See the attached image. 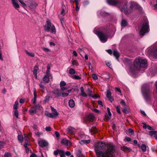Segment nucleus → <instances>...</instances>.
I'll return each instance as SVG.
<instances>
[{
    "label": "nucleus",
    "mask_w": 157,
    "mask_h": 157,
    "mask_svg": "<svg viewBox=\"0 0 157 157\" xmlns=\"http://www.w3.org/2000/svg\"><path fill=\"white\" fill-rule=\"evenodd\" d=\"M94 146L97 157H115L112 145H106L103 142H98L95 143Z\"/></svg>",
    "instance_id": "nucleus-1"
},
{
    "label": "nucleus",
    "mask_w": 157,
    "mask_h": 157,
    "mask_svg": "<svg viewBox=\"0 0 157 157\" xmlns=\"http://www.w3.org/2000/svg\"><path fill=\"white\" fill-rule=\"evenodd\" d=\"M107 1L109 5L118 6L121 11L126 14H129L132 12L135 6L133 3L131 4L129 6L128 5V2L125 1L107 0Z\"/></svg>",
    "instance_id": "nucleus-2"
},
{
    "label": "nucleus",
    "mask_w": 157,
    "mask_h": 157,
    "mask_svg": "<svg viewBox=\"0 0 157 157\" xmlns=\"http://www.w3.org/2000/svg\"><path fill=\"white\" fill-rule=\"evenodd\" d=\"M134 69H132L131 71L135 72L136 71L139 70L142 68H145L147 66V61L142 59L141 58L136 59L134 61Z\"/></svg>",
    "instance_id": "nucleus-3"
},
{
    "label": "nucleus",
    "mask_w": 157,
    "mask_h": 157,
    "mask_svg": "<svg viewBox=\"0 0 157 157\" xmlns=\"http://www.w3.org/2000/svg\"><path fill=\"white\" fill-rule=\"evenodd\" d=\"M45 31L50 32L52 33L55 34L56 32V29L55 26L52 24L49 19L47 20L46 24L44 27Z\"/></svg>",
    "instance_id": "nucleus-4"
},
{
    "label": "nucleus",
    "mask_w": 157,
    "mask_h": 157,
    "mask_svg": "<svg viewBox=\"0 0 157 157\" xmlns=\"http://www.w3.org/2000/svg\"><path fill=\"white\" fill-rule=\"evenodd\" d=\"M148 21L147 20H145L143 23L142 27L140 32V34L143 36L145 33L148 32Z\"/></svg>",
    "instance_id": "nucleus-5"
},
{
    "label": "nucleus",
    "mask_w": 157,
    "mask_h": 157,
    "mask_svg": "<svg viewBox=\"0 0 157 157\" xmlns=\"http://www.w3.org/2000/svg\"><path fill=\"white\" fill-rule=\"evenodd\" d=\"M97 35L101 41L103 42H105L107 41L108 35L107 33H104L101 31H98L97 32Z\"/></svg>",
    "instance_id": "nucleus-6"
},
{
    "label": "nucleus",
    "mask_w": 157,
    "mask_h": 157,
    "mask_svg": "<svg viewBox=\"0 0 157 157\" xmlns=\"http://www.w3.org/2000/svg\"><path fill=\"white\" fill-rule=\"evenodd\" d=\"M142 92L144 98L146 100L149 99L152 94L149 89H145L144 86L142 88Z\"/></svg>",
    "instance_id": "nucleus-7"
},
{
    "label": "nucleus",
    "mask_w": 157,
    "mask_h": 157,
    "mask_svg": "<svg viewBox=\"0 0 157 157\" xmlns=\"http://www.w3.org/2000/svg\"><path fill=\"white\" fill-rule=\"evenodd\" d=\"M51 109L52 110V113H48L46 114L48 117L51 118H54L56 117L58 115V113L57 111L53 107L51 106Z\"/></svg>",
    "instance_id": "nucleus-8"
},
{
    "label": "nucleus",
    "mask_w": 157,
    "mask_h": 157,
    "mask_svg": "<svg viewBox=\"0 0 157 157\" xmlns=\"http://www.w3.org/2000/svg\"><path fill=\"white\" fill-rule=\"evenodd\" d=\"M54 155H57L59 154L60 155V157H65V153L63 150L59 149H57L54 152Z\"/></svg>",
    "instance_id": "nucleus-9"
},
{
    "label": "nucleus",
    "mask_w": 157,
    "mask_h": 157,
    "mask_svg": "<svg viewBox=\"0 0 157 157\" xmlns=\"http://www.w3.org/2000/svg\"><path fill=\"white\" fill-rule=\"evenodd\" d=\"M38 144L41 147H43L47 146L48 143L46 141L43 140H39Z\"/></svg>",
    "instance_id": "nucleus-10"
},
{
    "label": "nucleus",
    "mask_w": 157,
    "mask_h": 157,
    "mask_svg": "<svg viewBox=\"0 0 157 157\" xmlns=\"http://www.w3.org/2000/svg\"><path fill=\"white\" fill-rule=\"evenodd\" d=\"M106 97L110 102H112L113 101V98L111 96V94L109 90H107Z\"/></svg>",
    "instance_id": "nucleus-11"
},
{
    "label": "nucleus",
    "mask_w": 157,
    "mask_h": 157,
    "mask_svg": "<svg viewBox=\"0 0 157 157\" xmlns=\"http://www.w3.org/2000/svg\"><path fill=\"white\" fill-rule=\"evenodd\" d=\"M95 118V116L92 113H90L87 116V119L88 121L90 122H92L94 121Z\"/></svg>",
    "instance_id": "nucleus-12"
},
{
    "label": "nucleus",
    "mask_w": 157,
    "mask_h": 157,
    "mask_svg": "<svg viewBox=\"0 0 157 157\" xmlns=\"http://www.w3.org/2000/svg\"><path fill=\"white\" fill-rule=\"evenodd\" d=\"M51 76V75H47V74H46L45 76L43 78V81L45 83H48L49 82V77Z\"/></svg>",
    "instance_id": "nucleus-13"
},
{
    "label": "nucleus",
    "mask_w": 157,
    "mask_h": 157,
    "mask_svg": "<svg viewBox=\"0 0 157 157\" xmlns=\"http://www.w3.org/2000/svg\"><path fill=\"white\" fill-rule=\"evenodd\" d=\"M89 130L91 134H94L98 132V129L94 127H92Z\"/></svg>",
    "instance_id": "nucleus-14"
},
{
    "label": "nucleus",
    "mask_w": 157,
    "mask_h": 157,
    "mask_svg": "<svg viewBox=\"0 0 157 157\" xmlns=\"http://www.w3.org/2000/svg\"><path fill=\"white\" fill-rule=\"evenodd\" d=\"M74 131L75 129L71 127H68L67 129V132L71 134L74 133Z\"/></svg>",
    "instance_id": "nucleus-15"
},
{
    "label": "nucleus",
    "mask_w": 157,
    "mask_h": 157,
    "mask_svg": "<svg viewBox=\"0 0 157 157\" xmlns=\"http://www.w3.org/2000/svg\"><path fill=\"white\" fill-rule=\"evenodd\" d=\"M53 94L55 95L56 97H59L61 94V93L59 90L58 89H55L53 92Z\"/></svg>",
    "instance_id": "nucleus-16"
},
{
    "label": "nucleus",
    "mask_w": 157,
    "mask_h": 157,
    "mask_svg": "<svg viewBox=\"0 0 157 157\" xmlns=\"http://www.w3.org/2000/svg\"><path fill=\"white\" fill-rule=\"evenodd\" d=\"M36 109L35 105H34L32 107L29 111L30 114H33L36 113Z\"/></svg>",
    "instance_id": "nucleus-17"
},
{
    "label": "nucleus",
    "mask_w": 157,
    "mask_h": 157,
    "mask_svg": "<svg viewBox=\"0 0 157 157\" xmlns=\"http://www.w3.org/2000/svg\"><path fill=\"white\" fill-rule=\"evenodd\" d=\"M66 9V7L65 5H63L62 6L61 11L60 12V15L63 16L65 14V11Z\"/></svg>",
    "instance_id": "nucleus-18"
},
{
    "label": "nucleus",
    "mask_w": 157,
    "mask_h": 157,
    "mask_svg": "<svg viewBox=\"0 0 157 157\" xmlns=\"http://www.w3.org/2000/svg\"><path fill=\"white\" fill-rule=\"evenodd\" d=\"M61 143L62 144L66 146H68L69 144V141L65 138L63 139L61 141Z\"/></svg>",
    "instance_id": "nucleus-19"
},
{
    "label": "nucleus",
    "mask_w": 157,
    "mask_h": 157,
    "mask_svg": "<svg viewBox=\"0 0 157 157\" xmlns=\"http://www.w3.org/2000/svg\"><path fill=\"white\" fill-rule=\"evenodd\" d=\"M69 105L71 108H73L75 106V101L72 99L70 100L68 102Z\"/></svg>",
    "instance_id": "nucleus-20"
},
{
    "label": "nucleus",
    "mask_w": 157,
    "mask_h": 157,
    "mask_svg": "<svg viewBox=\"0 0 157 157\" xmlns=\"http://www.w3.org/2000/svg\"><path fill=\"white\" fill-rule=\"evenodd\" d=\"M121 149L125 152L130 151L131 150L130 148H128L125 146L121 147Z\"/></svg>",
    "instance_id": "nucleus-21"
},
{
    "label": "nucleus",
    "mask_w": 157,
    "mask_h": 157,
    "mask_svg": "<svg viewBox=\"0 0 157 157\" xmlns=\"http://www.w3.org/2000/svg\"><path fill=\"white\" fill-rule=\"evenodd\" d=\"M113 54V55L116 57V58L118 59L119 57V54L118 51L117 50L114 51Z\"/></svg>",
    "instance_id": "nucleus-22"
},
{
    "label": "nucleus",
    "mask_w": 157,
    "mask_h": 157,
    "mask_svg": "<svg viewBox=\"0 0 157 157\" xmlns=\"http://www.w3.org/2000/svg\"><path fill=\"white\" fill-rule=\"evenodd\" d=\"M16 1H14L12 2L13 5V7L16 9H17L19 8V4L17 3L16 2Z\"/></svg>",
    "instance_id": "nucleus-23"
},
{
    "label": "nucleus",
    "mask_w": 157,
    "mask_h": 157,
    "mask_svg": "<svg viewBox=\"0 0 157 157\" xmlns=\"http://www.w3.org/2000/svg\"><path fill=\"white\" fill-rule=\"evenodd\" d=\"M152 54L156 58H157V48H154L152 52Z\"/></svg>",
    "instance_id": "nucleus-24"
},
{
    "label": "nucleus",
    "mask_w": 157,
    "mask_h": 157,
    "mask_svg": "<svg viewBox=\"0 0 157 157\" xmlns=\"http://www.w3.org/2000/svg\"><path fill=\"white\" fill-rule=\"evenodd\" d=\"M37 5V4L36 3L33 2L30 4L29 7L30 8L33 9L35 8Z\"/></svg>",
    "instance_id": "nucleus-25"
},
{
    "label": "nucleus",
    "mask_w": 157,
    "mask_h": 157,
    "mask_svg": "<svg viewBox=\"0 0 157 157\" xmlns=\"http://www.w3.org/2000/svg\"><path fill=\"white\" fill-rule=\"evenodd\" d=\"M39 86L40 88V90L43 92H44L45 87L42 84V83L41 82L40 83L39 85Z\"/></svg>",
    "instance_id": "nucleus-26"
},
{
    "label": "nucleus",
    "mask_w": 157,
    "mask_h": 157,
    "mask_svg": "<svg viewBox=\"0 0 157 157\" xmlns=\"http://www.w3.org/2000/svg\"><path fill=\"white\" fill-rule=\"evenodd\" d=\"M111 116H109V115L108 114H106L105 115L104 120L106 121H108L110 119V117Z\"/></svg>",
    "instance_id": "nucleus-27"
},
{
    "label": "nucleus",
    "mask_w": 157,
    "mask_h": 157,
    "mask_svg": "<svg viewBox=\"0 0 157 157\" xmlns=\"http://www.w3.org/2000/svg\"><path fill=\"white\" fill-rule=\"evenodd\" d=\"M90 142V140H81L80 141V143L81 144H87Z\"/></svg>",
    "instance_id": "nucleus-28"
},
{
    "label": "nucleus",
    "mask_w": 157,
    "mask_h": 157,
    "mask_svg": "<svg viewBox=\"0 0 157 157\" xmlns=\"http://www.w3.org/2000/svg\"><path fill=\"white\" fill-rule=\"evenodd\" d=\"M25 53L27 54L29 56H31V57H34L35 56V55L34 54V53H33V52H28L27 51V50H25Z\"/></svg>",
    "instance_id": "nucleus-29"
},
{
    "label": "nucleus",
    "mask_w": 157,
    "mask_h": 157,
    "mask_svg": "<svg viewBox=\"0 0 157 157\" xmlns=\"http://www.w3.org/2000/svg\"><path fill=\"white\" fill-rule=\"evenodd\" d=\"M123 109L122 110V112L125 113H127L128 112V110L127 106L123 107Z\"/></svg>",
    "instance_id": "nucleus-30"
},
{
    "label": "nucleus",
    "mask_w": 157,
    "mask_h": 157,
    "mask_svg": "<svg viewBox=\"0 0 157 157\" xmlns=\"http://www.w3.org/2000/svg\"><path fill=\"white\" fill-rule=\"evenodd\" d=\"M127 21L124 20H123L121 21V26H122L125 27L127 25Z\"/></svg>",
    "instance_id": "nucleus-31"
},
{
    "label": "nucleus",
    "mask_w": 157,
    "mask_h": 157,
    "mask_svg": "<svg viewBox=\"0 0 157 157\" xmlns=\"http://www.w3.org/2000/svg\"><path fill=\"white\" fill-rule=\"evenodd\" d=\"M71 62L72 65L73 66H77L78 65L77 61L76 60H72Z\"/></svg>",
    "instance_id": "nucleus-32"
},
{
    "label": "nucleus",
    "mask_w": 157,
    "mask_h": 157,
    "mask_svg": "<svg viewBox=\"0 0 157 157\" xmlns=\"http://www.w3.org/2000/svg\"><path fill=\"white\" fill-rule=\"evenodd\" d=\"M75 71L73 68H70L69 70V73L71 75H74L75 74Z\"/></svg>",
    "instance_id": "nucleus-33"
},
{
    "label": "nucleus",
    "mask_w": 157,
    "mask_h": 157,
    "mask_svg": "<svg viewBox=\"0 0 157 157\" xmlns=\"http://www.w3.org/2000/svg\"><path fill=\"white\" fill-rule=\"evenodd\" d=\"M18 102L17 101H15V103L13 106V109H17L18 108Z\"/></svg>",
    "instance_id": "nucleus-34"
},
{
    "label": "nucleus",
    "mask_w": 157,
    "mask_h": 157,
    "mask_svg": "<svg viewBox=\"0 0 157 157\" xmlns=\"http://www.w3.org/2000/svg\"><path fill=\"white\" fill-rule=\"evenodd\" d=\"M50 67L48 64L47 66V68L46 71V74H47V75H51L50 73Z\"/></svg>",
    "instance_id": "nucleus-35"
},
{
    "label": "nucleus",
    "mask_w": 157,
    "mask_h": 157,
    "mask_svg": "<svg viewBox=\"0 0 157 157\" xmlns=\"http://www.w3.org/2000/svg\"><path fill=\"white\" fill-rule=\"evenodd\" d=\"M141 148L143 151L145 152L146 151V146L144 144H142L141 146Z\"/></svg>",
    "instance_id": "nucleus-36"
},
{
    "label": "nucleus",
    "mask_w": 157,
    "mask_h": 157,
    "mask_svg": "<svg viewBox=\"0 0 157 157\" xmlns=\"http://www.w3.org/2000/svg\"><path fill=\"white\" fill-rule=\"evenodd\" d=\"M71 78L74 79H80L81 78V77L79 76H77L76 75H73L71 76Z\"/></svg>",
    "instance_id": "nucleus-37"
},
{
    "label": "nucleus",
    "mask_w": 157,
    "mask_h": 157,
    "mask_svg": "<svg viewBox=\"0 0 157 157\" xmlns=\"http://www.w3.org/2000/svg\"><path fill=\"white\" fill-rule=\"evenodd\" d=\"M38 69V67L36 66H35L34 67V71H33V74H37V70Z\"/></svg>",
    "instance_id": "nucleus-38"
},
{
    "label": "nucleus",
    "mask_w": 157,
    "mask_h": 157,
    "mask_svg": "<svg viewBox=\"0 0 157 157\" xmlns=\"http://www.w3.org/2000/svg\"><path fill=\"white\" fill-rule=\"evenodd\" d=\"M18 139L20 142H22L23 141V137L22 136L19 135L18 136Z\"/></svg>",
    "instance_id": "nucleus-39"
},
{
    "label": "nucleus",
    "mask_w": 157,
    "mask_h": 157,
    "mask_svg": "<svg viewBox=\"0 0 157 157\" xmlns=\"http://www.w3.org/2000/svg\"><path fill=\"white\" fill-rule=\"evenodd\" d=\"M120 103L121 105H122L123 107L127 106L124 101L122 99H121Z\"/></svg>",
    "instance_id": "nucleus-40"
},
{
    "label": "nucleus",
    "mask_w": 157,
    "mask_h": 157,
    "mask_svg": "<svg viewBox=\"0 0 157 157\" xmlns=\"http://www.w3.org/2000/svg\"><path fill=\"white\" fill-rule=\"evenodd\" d=\"M116 110L117 112L119 114H121L120 111V105H118L116 107Z\"/></svg>",
    "instance_id": "nucleus-41"
},
{
    "label": "nucleus",
    "mask_w": 157,
    "mask_h": 157,
    "mask_svg": "<svg viewBox=\"0 0 157 157\" xmlns=\"http://www.w3.org/2000/svg\"><path fill=\"white\" fill-rule=\"evenodd\" d=\"M36 108V110H41L42 109V107L40 106L39 105H35Z\"/></svg>",
    "instance_id": "nucleus-42"
},
{
    "label": "nucleus",
    "mask_w": 157,
    "mask_h": 157,
    "mask_svg": "<svg viewBox=\"0 0 157 157\" xmlns=\"http://www.w3.org/2000/svg\"><path fill=\"white\" fill-rule=\"evenodd\" d=\"M66 83L64 81H61L60 84V87L64 86H66Z\"/></svg>",
    "instance_id": "nucleus-43"
},
{
    "label": "nucleus",
    "mask_w": 157,
    "mask_h": 157,
    "mask_svg": "<svg viewBox=\"0 0 157 157\" xmlns=\"http://www.w3.org/2000/svg\"><path fill=\"white\" fill-rule=\"evenodd\" d=\"M50 98V96L49 95H47L45 98L44 101L45 102H48Z\"/></svg>",
    "instance_id": "nucleus-44"
},
{
    "label": "nucleus",
    "mask_w": 157,
    "mask_h": 157,
    "mask_svg": "<svg viewBox=\"0 0 157 157\" xmlns=\"http://www.w3.org/2000/svg\"><path fill=\"white\" fill-rule=\"evenodd\" d=\"M87 93L88 95L90 96H92V91L90 90V89L88 88L87 89Z\"/></svg>",
    "instance_id": "nucleus-45"
},
{
    "label": "nucleus",
    "mask_w": 157,
    "mask_h": 157,
    "mask_svg": "<svg viewBox=\"0 0 157 157\" xmlns=\"http://www.w3.org/2000/svg\"><path fill=\"white\" fill-rule=\"evenodd\" d=\"M4 157H11V156L10 153L5 152L4 155Z\"/></svg>",
    "instance_id": "nucleus-46"
},
{
    "label": "nucleus",
    "mask_w": 157,
    "mask_h": 157,
    "mask_svg": "<svg viewBox=\"0 0 157 157\" xmlns=\"http://www.w3.org/2000/svg\"><path fill=\"white\" fill-rule=\"evenodd\" d=\"M25 137L24 139L27 142H29V136H27L25 134H24Z\"/></svg>",
    "instance_id": "nucleus-47"
},
{
    "label": "nucleus",
    "mask_w": 157,
    "mask_h": 157,
    "mask_svg": "<svg viewBox=\"0 0 157 157\" xmlns=\"http://www.w3.org/2000/svg\"><path fill=\"white\" fill-rule=\"evenodd\" d=\"M5 144V143L3 141H0V149L2 148Z\"/></svg>",
    "instance_id": "nucleus-48"
},
{
    "label": "nucleus",
    "mask_w": 157,
    "mask_h": 157,
    "mask_svg": "<svg viewBox=\"0 0 157 157\" xmlns=\"http://www.w3.org/2000/svg\"><path fill=\"white\" fill-rule=\"evenodd\" d=\"M14 114L15 116H16V117L17 118H18V113L17 110H16L14 112Z\"/></svg>",
    "instance_id": "nucleus-49"
},
{
    "label": "nucleus",
    "mask_w": 157,
    "mask_h": 157,
    "mask_svg": "<svg viewBox=\"0 0 157 157\" xmlns=\"http://www.w3.org/2000/svg\"><path fill=\"white\" fill-rule=\"evenodd\" d=\"M92 76L93 78L95 80H97L98 79V76L95 74H93Z\"/></svg>",
    "instance_id": "nucleus-50"
},
{
    "label": "nucleus",
    "mask_w": 157,
    "mask_h": 157,
    "mask_svg": "<svg viewBox=\"0 0 157 157\" xmlns=\"http://www.w3.org/2000/svg\"><path fill=\"white\" fill-rule=\"evenodd\" d=\"M155 131H150L149 132V134L151 136L154 135H155Z\"/></svg>",
    "instance_id": "nucleus-51"
},
{
    "label": "nucleus",
    "mask_w": 157,
    "mask_h": 157,
    "mask_svg": "<svg viewBox=\"0 0 157 157\" xmlns=\"http://www.w3.org/2000/svg\"><path fill=\"white\" fill-rule=\"evenodd\" d=\"M18 0L21 3V5L23 7H25L26 6V5L24 2H23V1H21V0Z\"/></svg>",
    "instance_id": "nucleus-52"
},
{
    "label": "nucleus",
    "mask_w": 157,
    "mask_h": 157,
    "mask_svg": "<svg viewBox=\"0 0 157 157\" xmlns=\"http://www.w3.org/2000/svg\"><path fill=\"white\" fill-rule=\"evenodd\" d=\"M75 2L76 6H78L80 2V0H75Z\"/></svg>",
    "instance_id": "nucleus-53"
},
{
    "label": "nucleus",
    "mask_w": 157,
    "mask_h": 157,
    "mask_svg": "<svg viewBox=\"0 0 157 157\" xmlns=\"http://www.w3.org/2000/svg\"><path fill=\"white\" fill-rule=\"evenodd\" d=\"M45 129L47 131H50L51 130V127L50 126L46 127Z\"/></svg>",
    "instance_id": "nucleus-54"
},
{
    "label": "nucleus",
    "mask_w": 157,
    "mask_h": 157,
    "mask_svg": "<svg viewBox=\"0 0 157 157\" xmlns=\"http://www.w3.org/2000/svg\"><path fill=\"white\" fill-rule=\"evenodd\" d=\"M42 49L44 51L47 52H48L50 51L49 49L46 48H43Z\"/></svg>",
    "instance_id": "nucleus-55"
},
{
    "label": "nucleus",
    "mask_w": 157,
    "mask_h": 157,
    "mask_svg": "<svg viewBox=\"0 0 157 157\" xmlns=\"http://www.w3.org/2000/svg\"><path fill=\"white\" fill-rule=\"evenodd\" d=\"M68 94H69L67 93H62V96L63 97L67 96Z\"/></svg>",
    "instance_id": "nucleus-56"
},
{
    "label": "nucleus",
    "mask_w": 157,
    "mask_h": 157,
    "mask_svg": "<svg viewBox=\"0 0 157 157\" xmlns=\"http://www.w3.org/2000/svg\"><path fill=\"white\" fill-rule=\"evenodd\" d=\"M34 97L35 98H37V94H36V89L35 88H34Z\"/></svg>",
    "instance_id": "nucleus-57"
},
{
    "label": "nucleus",
    "mask_w": 157,
    "mask_h": 157,
    "mask_svg": "<svg viewBox=\"0 0 157 157\" xmlns=\"http://www.w3.org/2000/svg\"><path fill=\"white\" fill-rule=\"evenodd\" d=\"M107 110L108 115H109V116H111L112 114L110 112V110L109 108H107Z\"/></svg>",
    "instance_id": "nucleus-58"
},
{
    "label": "nucleus",
    "mask_w": 157,
    "mask_h": 157,
    "mask_svg": "<svg viewBox=\"0 0 157 157\" xmlns=\"http://www.w3.org/2000/svg\"><path fill=\"white\" fill-rule=\"evenodd\" d=\"M81 95L84 97H86L87 96L86 94L84 91L81 92Z\"/></svg>",
    "instance_id": "nucleus-59"
},
{
    "label": "nucleus",
    "mask_w": 157,
    "mask_h": 157,
    "mask_svg": "<svg viewBox=\"0 0 157 157\" xmlns=\"http://www.w3.org/2000/svg\"><path fill=\"white\" fill-rule=\"evenodd\" d=\"M59 18L60 20L61 24L62 25H63V23H64V21L63 18H62V17H60V16H59Z\"/></svg>",
    "instance_id": "nucleus-60"
},
{
    "label": "nucleus",
    "mask_w": 157,
    "mask_h": 157,
    "mask_svg": "<svg viewBox=\"0 0 157 157\" xmlns=\"http://www.w3.org/2000/svg\"><path fill=\"white\" fill-rule=\"evenodd\" d=\"M55 134L56 135V136L57 138H59V132L57 131H56L55 132Z\"/></svg>",
    "instance_id": "nucleus-61"
},
{
    "label": "nucleus",
    "mask_w": 157,
    "mask_h": 157,
    "mask_svg": "<svg viewBox=\"0 0 157 157\" xmlns=\"http://www.w3.org/2000/svg\"><path fill=\"white\" fill-rule=\"evenodd\" d=\"M30 157H39L36 154L34 153H33L30 156Z\"/></svg>",
    "instance_id": "nucleus-62"
},
{
    "label": "nucleus",
    "mask_w": 157,
    "mask_h": 157,
    "mask_svg": "<svg viewBox=\"0 0 157 157\" xmlns=\"http://www.w3.org/2000/svg\"><path fill=\"white\" fill-rule=\"evenodd\" d=\"M106 65L109 68H111V64L110 63V62L109 61H106Z\"/></svg>",
    "instance_id": "nucleus-63"
},
{
    "label": "nucleus",
    "mask_w": 157,
    "mask_h": 157,
    "mask_svg": "<svg viewBox=\"0 0 157 157\" xmlns=\"http://www.w3.org/2000/svg\"><path fill=\"white\" fill-rule=\"evenodd\" d=\"M125 140L126 141L129 142L131 140V139L129 137H126L125 138Z\"/></svg>",
    "instance_id": "nucleus-64"
}]
</instances>
